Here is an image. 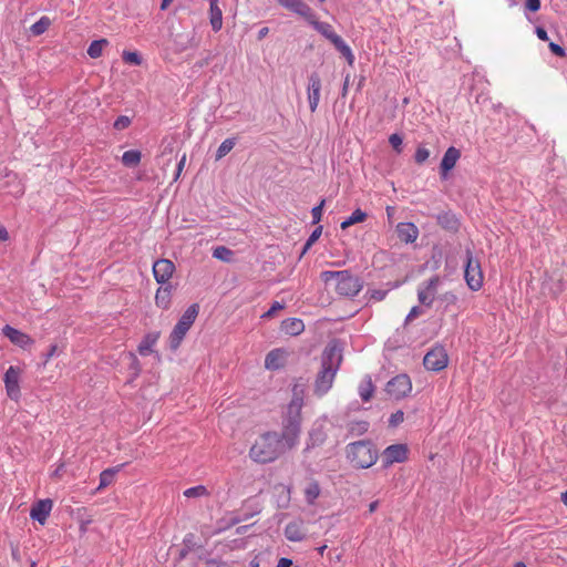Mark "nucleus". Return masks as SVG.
<instances>
[{"label": "nucleus", "mask_w": 567, "mask_h": 567, "mask_svg": "<svg viewBox=\"0 0 567 567\" xmlns=\"http://www.w3.org/2000/svg\"><path fill=\"white\" fill-rule=\"evenodd\" d=\"M173 0H163L161 4L162 10H166Z\"/></svg>", "instance_id": "obj_62"}, {"label": "nucleus", "mask_w": 567, "mask_h": 567, "mask_svg": "<svg viewBox=\"0 0 567 567\" xmlns=\"http://www.w3.org/2000/svg\"><path fill=\"white\" fill-rule=\"evenodd\" d=\"M321 234H322V227L319 226L312 231V234L307 239L308 246H312L320 238Z\"/></svg>", "instance_id": "obj_48"}, {"label": "nucleus", "mask_w": 567, "mask_h": 567, "mask_svg": "<svg viewBox=\"0 0 567 567\" xmlns=\"http://www.w3.org/2000/svg\"><path fill=\"white\" fill-rule=\"evenodd\" d=\"M302 406H303V391L298 390V388L295 386L291 401L289 402L287 410H286V414L284 416V421L301 424Z\"/></svg>", "instance_id": "obj_12"}, {"label": "nucleus", "mask_w": 567, "mask_h": 567, "mask_svg": "<svg viewBox=\"0 0 567 567\" xmlns=\"http://www.w3.org/2000/svg\"><path fill=\"white\" fill-rule=\"evenodd\" d=\"M396 234L402 243L412 244L419 237V229L413 223H400L396 225Z\"/></svg>", "instance_id": "obj_21"}, {"label": "nucleus", "mask_w": 567, "mask_h": 567, "mask_svg": "<svg viewBox=\"0 0 567 567\" xmlns=\"http://www.w3.org/2000/svg\"><path fill=\"white\" fill-rule=\"evenodd\" d=\"M20 375V368L10 365L3 378L7 395L16 402H18L21 396Z\"/></svg>", "instance_id": "obj_9"}, {"label": "nucleus", "mask_w": 567, "mask_h": 567, "mask_svg": "<svg viewBox=\"0 0 567 567\" xmlns=\"http://www.w3.org/2000/svg\"><path fill=\"white\" fill-rule=\"evenodd\" d=\"M439 284L440 277L434 276L419 287L417 299L420 303L426 307H431L433 305L437 293Z\"/></svg>", "instance_id": "obj_13"}, {"label": "nucleus", "mask_w": 567, "mask_h": 567, "mask_svg": "<svg viewBox=\"0 0 567 567\" xmlns=\"http://www.w3.org/2000/svg\"><path fill=\"white\" fill-rule=\"evenodd\" d=\"M324 199H322L320 202L319 205L315 206L311 210V215H312V221L313 224H318L320 220H321V217H322V209H323V206H324Z\"/></svg>", "instance_id": "obj_43"}, {"label": "nucleus", "mask_w": 567, "mask_h": 567, "mask_svg": "<svg viewBox=\"0 0 567 567\" xmlns=\"http://www.w3.org/2000/svg\"><path fill=\"white\" fill-rule=\"evenodd\" d=\"M116 472H117V468L104 470L100 474V484H99L97 491H101V489L107 487L109 485H111L114 481V476H115Z\"/></svg>", "instance_id": "obj_36"}, {"label": "nucleus", "mask_w": 567, "mask_h": 567, "mask_svg": "<svg viewBox=\"0 0 567 567\" xmlns=\"http://www.w3.org/2000/svg\"><path fill=\"white\" fill-rule=\"evenodd\" d=\"M320 91H321V80L317 73H312L309 76V85H308V101L309 107L311 112H316L319 101H320Z\"/></svg>", "instance_id": "obj_17"}, {"label": "nucleus", "mask_w": 567, "mask_h": 567, "mask_svg": "<svg viewBox=\"0 0 567 567\" xmlns=\"http://www.w3.org/2000/svg\"><path fill=\"white\" fill-rule=\"evenodd\" d=\"M464 278L467 287L472 291H478L483 287L484 275L481 262L478 259L474 258L473 252L470 249L466 250Z\"/></svg>", "instance_id": "obj_6"}, {"label": "nucleus", "mask_w": 567, "mask_h": 567, "mask_svg": "<svg viewBox=\"0 0 567 567\" xmlns=\"http://www.w3.org/2000/svg\"><path fill=\"white\" fill-rule=\"evenodd\" d=\"M422 313V310L419 307H413L409 315L406 316V322L412 321L416 317H419Z\"/></svg>", "instance_id": "obj_53"}, {"label": "nucleus", "mask_w": 567, "mask_h": 567, "mask_svg": "<svg viewBox=\"0 0 567 567\" xmlns=\"http://www.w3.org/2000/svg\"><path fill=\"white\" fill-rule=\"evenodd\" d=\"M288 352L285 349L278 348L271 350L265 359V367L268 370H278L286 365Z\"/></svg>", "instance_id": "obj_19"}, {"label": "nucleus", "mask_w": 567, "mask_h": 567, "mask_svg": "<svg viewBox=\"0 0 567 567\" xmlns=\"http://www.w3.org/2000/svg\"><path fill=\"white\" fill-rule=\"evenodd\" d=\"M548 48L549 50L557 56H565L566 55V52L564 50V48H561L559 44L557 43H554V42H549L548 44Z\"/></svg>", "instance_id": "obj_47"}, {"label": "nucleus", "mask_w": 567, "mask_h": 567, "mask_svg": "<svg viewBox=\"0 0 567 567\" xmlns=\"http://www.w3.org/2000/svg\"><path fill=\"white\" fill-rule=\"evenodd\" d=\"M9 239V234L4 226L0 225V241H6Z\"/></svg>", "instance_id": "obj_58"}, {"label": "nucleus", "mask_w": 567, "mask_h": 567, "mask_svg": "<svg viewBox=\"0 0 567 567\" xmlns=\"http://www.w3.org/2000/svg\"><path fill=\"white\" fill-rule=\"evenodd\" d=\"M51 25L49 17H41L35 23L30 27V31L33 35L38 37L43 34Z\"/></svg>", "instance_id": "obj_34"}, {"label": "nucleus", "mask_w": 567, "mask_h": 567, "mask_svg": "<svg viewBox=\"0 0 567 567\" xmlns=\"http://www.w3.org/2000/svg\"><path fill=\"white\" fill-rule=\"evenodd\" d=\"M209 20L212 28L215 32L219 31L223 27V11L219 8L218 0L209 1Z\"/></svg>", "instance_id": "obj_27"}, {"label": "nucleus", "mask_w": 567, "mask_h": 567, "mask_svg": "<svg viewBox=\"0 0 567 567\" xmlns=\"http://www.w3.org/2000/svg\"><path fill=\"white\" fill-rule=\"evenodd\" d=\"M235 140L234 138H226L218 147L216 152V159H221L225 157L235 146Z\"/></svg>", "instance_id": "obj_38"}, {"label": "nucleus", "mask_w": 567, "mask_h": 567, "mask_svg": "<svg viewBox=\"0 0 567 567\" xmlns=\"http://www.w3.org/2000/svg\"><path fill=\"white\" fill-rule=\"evenodd\" d=\"M303 494H305L306 502L309 505H313L316 499L321 494V488H320L319 482L315 478H310L303 488Z\"/></svg>", "instance_id": "obj_29"}, {"label": "nucleus", "mask_w": 567, "mask_h": 567, "mask_svg": "<svg viewBox=\"0 0 567 567\" xmlns=\"http://www.w3.org/2000/svg\"><path fill=\"white\" fill-rule=\"evenodd\" d=\"M333 45L346 58L348 64L352 66L354 63V54L351 48L343 41V39L341 38Z\"/></svg>", "instance_id": "obj_35"}, {"label": "nucleus", "mask_w": 567, "mask_h": 567, "mask_svg": "<svg viewBox=\"0 0 567 567\" xmlns=\"http://www.w3.org/2000/svg\"><path fill=\"white\" fill-rule=\"evenodd\" d=\"M278 3L287 10L302 17H311V8L303 0H277Z\"/></svg>", "instance_id": "obj_22"}, {"label": "nucleus", "mask_w": 567, "mask_h": 567, "mask_svg": "<svg viewBox=\"0 0 567 567\" xmlns=\"http://www.w3.org/2000/svg\"><path fill=\"white\" fill-rule=\"evenodd\" d=\"M172 303V286H162L156 290L155 305L164 310L168 309Z\"/></svg>", "instance_id": "obj_26"}, {"label": "nucleus", "mask_w": 567, "mask_h": 567, "mask_svg": "<svg viewBox=\"0 0 567 567\" xmlns=\"http://www.w3.org/2000/svg\"><path fill=\"white\" fill-rule=\"evenodd\" d=\"M378 507V502H372L370 505H369V512L370 513H373Z\"/></svg>", "instance_id": "obj_63"}, {"label": "nucleus", "mask_w": 567, "mask_h": 567, "mask_svg": "<svg viewBox=\"0 0 567 567\" xmlns=\"http://www.w3.org/2000/svg\"><path fill=\"white\" fill-rule=\"evenodd\" d=\"M269 32V29L267 27L262 28L259 30L258 32V39L261 40L262 38H265Z\"/></svg>", "instance_id": "obj_59"}, {"label": "nucleus", "mask_w": 567, "mask_h": 567, "mask_svg": "<svg viewBox=\"0 0 567 567\" xmlns=\"http://www.w3.org/2000/svg\"><path fill=\"white\" fill-rule=\"evenodd\" d=\"M409 446L406 444H392L384 449L382 453V464L389 467L394 463H403L409 458Z\"/></svg>", "instance_id": "obj_10"}, {"label": "nucleus", "mask_w": 567, "mask_h": 567, "mask_svg": "<svg viewBox=\"0 0 567 567\" xmlns=\"http://www.w3.org/2000/svg\"><path fill=\"white\" fill-rule=\"evenodd\" d=\"M109 45V41L106 39H100L91 42L87 48V54L92 59H97L102 55L105 47Z\"/></svg>", "instance_id": "obj_31"}, {"label": "nucleus", "mask_w": 567, "mask_h": 567, "mask_svg": "<svg viewBox=\"0 0 567 567\" xmlns=\"http://www.w3.org/2000/svg\"><path fill=\"white\" fill-rule=\"evenodd\" d=\"M367 219V213L357 208L346 220H343L340 225L341 229H347L350 226L363 223Z\"/></svg>", "instance_id": "obj_32"}, {"label": "nucleus", "mask_w": 567, "mask_h": 567, "mask_svg": "<svg viewBox=\"0 0 567 567\" xmlns=\"http://www.w3.org/2000/svg\"><path fill=\"white\" fill-rule=\"evenodd\" d=\"M53 503L51 499H41L33 504L30 511V517L41 525L45 524L51 511Z\"/></svg>", "instance_id": "obj_16"}, {"label": "nucleus", "mask_w": 567, "mask_h": 567, "mask_svg": "<svg viewBox=\"0 0 567 567\" xmlns=\"http://www.w3.org/2000/svg\"><path fill=\"white\" fill-rule=\"evenodd\" d=\"M90 523H91V519H87V520H85V522H84V520H82V522H81V524H80V530H81L82 533H85V532H86L87 524H90Z\"/></svg>", "instance_id": "obj_61"}, {"label": "nucleus", "mask_w": 567, "mask_h": 567, "mask_svg": "<svg viewBox=\"0 0 567 567\" xmlns=\"http://www.w3.org/2000/svg\"><path fill=\"white\" fill-rule=\"evenodd\" d=\"M285 453L279 434L266 432L258 436L251 445L249 457L256 463L266 464L276 461Z\"/></svg>", "instance_id": "obj_2"}, {"label": "nucleus", "mask_w": 567, "mask_h": 567, "mask_svg": "<svg viewBox=\"0 0 567 567\" xmlns=\"http://www.w3.org/2000/svg\"><path fill=\"white\" fill-rule=\"evenodd\" d=\"M321 279L324 282L336 280V291L344 297H354L362 289V281L359 277L353 276L348 270L341 271H323Z\"/></svg>", "instance_id": "obj_3"}, {"label": "nucleus", "mask_w": 567, "mask_h": 567, "mask_svg": "<svg viewBox=\"0 0 567 567\" xmlns=\"http://www.w3.org/2000/svg\"><path fill=\"white\" fill-rule=\"evenodd\" d=\"M374 392V385L370 377H365L359 385V394L363 401H369Z\"/></svg>", "instance_id": "obj_30"}, {"label": "nucleus", "mask_w": 567, "mask_h": 567, "mask_svg": "<svg viewBox=\"0 0 567 567\" xmlns=\"http://www.w3.org/2000/svg\"><path fill=\"white\" fill-rule=\"evenodd\" d=\"M142 153L136 150L126 151L122 155V163L127 167H135L140 164Z\"/></svg>", "instance_id": "obj_33"}, {"label": "nucleus", "mask_w": 567, "mask_h": 567, "mask_svg": "<svg viewBox=\"0 0 567 567\" xmlns=\"http://www.w3.org/2000/svg\"><path fill=\"white\" fill-rule=\"evenodd\" d=\"M174 271L175 265L169 259H158L153 265L154 278L161 285L166 284L172 278Z\"/></svg>", "instance_id": "obj_15"}, {"label": "nucleus", "mask_w": 567, "mask_h": 567, "mask_svg": "<svg viewBox=\"0 0 567 567\" xmlns=\"http://www.w3.org/2000/svg\"><path fill=\"white\" fill-rule=\"evenodd\" d=\"M2 333L10 340L11 343L21 349H30L34 343V340L29 334L9 324H6L2 328Z\"/></svg>", "instance_id": "obj_14"}, {"label": "nucleus", "mask_w": 567, "mask_h": 567, "mask_svg": "<svg viewBox=\"0 0 567 567\" xmlns=\"http://www.w3.org/2000/svg\"><path fill=\"white\" fill-rule=\"evenodd\" d=\"M130 357L132 359L131 368L134 370L135 375H138L141 373V363L134 353L131 352Z\"/></svg>", "instance_id": "obj_50"}, {"label": "nucleus", "mask_w": 567, "mask_h": 567, "mask_svg": "<svg viewBox=\"0 0 567 567\" xmlns=\"http://www.w3.org/2000/svg\"><path fill=\"white\" fill-rule=\"evenodd\" d=\"M56 354H58V346L56 344L50 346L49 351L45 354H43V363L48 364L50 362V360Z\"/></svg>", "instance_id": "obj_46"}, {"label": "nucleus", "mask_w": 567, "mask_h": 567, "mask_svg": "<svg viewBox=\"0 0 567 567\" xmlns=\"http://www.w3.org/2000/svg\"><path fill=\"white\" fill-rule=\"evenodd\" d=\"M305 330V323L298 318H288L281 322V331L288 336H299Z\"/></svg>", "instance_id": "obj_25"}, {"label": "nucleus", "mask_w": 567, "mask_h": 567, "mask_svg": "<svg viewBox=\"0 0 567 567\" xmlns=\"http://www.w3.org/2000/svg\"><path fill=\"white\" fill-rule=\"evenodd\" d=\"M348 457L353 466L369 468L377 462L378 455L369 442L360 441L348 446Z\"/></svg>", "instance_id": "obj_5"}, {"label": "nucleus", "mask_w": 567, "mask_h": 567, "mask_svg": "<svg viewBox=\"0 0 567 567\" xmlns=\"http://www.w3.org/2000/svg\"><path fill=\"white\" fill-rule=\"evenodd\" d=\"M285 536L290 542H301L306 537V532L302 523L291 522L285 528Z\"/></svg>", "instance_id": "obj_28"}, {"label": "nucleus", "mask_w": 567, "mask_h": 567, "mask_svg": "<svg viewBox=\"0 0 567 567\" xmlns=\"http://www.w3.org/2000/svg\"><path fill=\"white\" fill-rule=\"evenodd\" d=\"M341 363V349L336 342L329 343L322 353L321 365L315 380L313 391L316 395L322 396L332 388Z\"/></svg>", "instance_id": "obj_1"}, {"label": "nucleus", "mask_w": 567, "mask_h": 567, "mask_svg": "<svg viewBox=\"0 0 567 567\" xmlns=\"http://www.w3.org/2000/svg\"><path fill=\"white\" fill-rule=\"evenodd\" d=\"M183 494L185 497L192 498V497H204V496H207L209 493L204 485H197V486L189 487V488L185 489Z\"/></svg>", "instance_id": "obj_39"}, {"label": "nucleus", "mask_w": 567, "mask_h": 567, "mask_svg": "<svg viewBox=\"0 0 567 567\" xmlns=\"http://www.w3.org/2000/svg\"><path fill=\"white\" fill-rule=\"evenodd\" d=\"M394 212H395L394 207H392V206L386 207V215H388L389 220H391L393 218Z\"/></svg>", "instance_id": "obj_60"}, {"label": "nucleus", "mask_w": 567, "mask_h": 567, "mask_svg": "<svg viewBox=\"0 0 567 567\" xmlns=\"http://www.w3.org/2000/svg\"><path fill=\"white\" fill-rule=\"evenodd\" d=\"M281 309H284V305H281V303H280V302H278V301H275V302L272 303V306L270 307V309H269L266 313H264V316H262V317H264V318H265V317L270 318V317H272V316H274L278 310H281Z\"/></svg>", "instance_id": "obj_49"}, {"label": "nucleus", "mask_w": 567, "mask_h": 567, "mask_svg": "<svg viewBox=\"0 0 567 567\" xmlns=\"http://www.w3.org/2000/svg\"><path fill=\"white\" fill-rule=\"evenodd\" d=\"M319 33H321L324 38L331 41L332 44L337 43L341 39L339 34H337L331 24L328 22L318 21L316 14L311 10V17L305 18Z\"/></svg>", "instance_id": "obj_18"}, {"label": "nucleus", "mask_w": 567, "mask_h": 567, "mask_svg": "<svg viewBox=\"0 0 567 567\" xmlns=\"http://www.w3.org/2000/svg\"><path fill=\"white\" fill-rule=\"evenodd\" d=\"M130 124H131V120H130V117L122 115V116H118V117L115 120V122H114V128H116V130L121 131V130H124V128L128 127V126H130Z\"/></svg>", "instance_id": "obj_45"}, {"label": "nucleus", "mask_w": 567, "mask_h": 567, "mask_svg": "<svg viewBox=\"0 0 567 567\" xmlns=\"http://www.w3.org/2000/svg\"><path fill=\"white\" fill-rule=\"evenodd\" d=\"M430 157V151L424 146H419L414 154V159L417 164H423Z\"/></svg>", "instance_id": "obj_41"}, {"label": "nucleus", "mask_w": 567, "mask_h": 567, "mask_svg": "<svg viewBox=\"0 0 567 567\" xmlns=\"http://www.w3.org/2000/svg\"><path fill=\"white\" fill-rule=\"evenodd\" d=\"M536 35L542 41H547L548 40L547 31L544 28H542V27H537L536 28Z\"/></svg>", "instance_id": "obj_54"}, {"label": "nucleus", "mask_w": 567, "mask_h": 567, "mask_svg": "<svg viewBox=\"0 0 567 567\" xmlns=\"http://www.w3.org/2000/svg\"><path fill=\"white\" fill-rule=\"evenodd\" d=\"M350 78H351L350 74H347L346 78H344L343 87H342V96H346L347 93H348V87H349V84H350Z\"/></svg>", "instance_id": "obj_57"}, {"label": "nucleus", "mask_w": 567, "mask_h": 567, "mask_svg": "<svg viewBox=\"0 0 567 567\" xmlns=\"http://www.w3.org/2000/svg\"><path fill=\"white\" fill-rule=\"evenodd\" d=\"M159 337H161L159 331H153V332L146 333L137 347L138 353L142 357L152 354L154 352V347L156 346Z\"/></svg>", "instance_id": "obj_23"}, {"label": "nucleus", "mask_w": 567, "mask_h": 567, "mask_svg": "<svg viewBox=\"0 0 567 567\" xmlns=\"http://www.w3.org/2000/svg\"><path fill=\"white\" fill-rule=\"evenodd\" d=\"M526 8L532 12L538 11L540 9V0H526Z\"/></svg>", "instance_id": "obj_51"}, {"label": "nucleus", "mask_w": 567, "mask_h": 567, "mask_svg": "<svg viewBox=\"0 0 567 567\" xmlns=\"http://www.w3.org/2000/svg\"><path fill=\"white\" fill-rule=\"evenodd\" d=\"M385 391L390 396L400 400L411 393L412 381L408 374H399L386 383Z\"/></svg>", "instance_id": "obj_8"}, {"label": "nucleus", "mask_w": 567, "mask_h": 567, "mask_svg": "<svg viewBox=\"0 0 567 567\" xmlns=\"http://www.w3.org/2000/svg\"><path fill=\"white\" fill-rule=\"evenodd\" d=\"M327 439L326 431L322 424H315V426L309 432V437L307 441L306 451L313 449L316 446H320Z\"/></svg>", "instance_id": "obj_24"}, {"label": "nucleus", "mask_w": 567, "mask_h": 567, "mask_svg": "<svg viewBox=\"0 0 567 567\" xmlns=\"http://www.w3.org/2000/svg\"><path fill=\"white\" fill-rule=\"evenodd\" d=\"M185 164H186V154H184L182 156V158L179 159L178 164H177V169H176V175L174 177V181H177L185 167Z\"/></svg>", "instance_id": "obj_52"}, {"label": "nucleus", "mask_w": 567, "mask_h": 567, "mask_svg": "<svg viewBox=\"0 0 567 567\" xmlns=\"http://www.w3.org/2000/svg\"><path fill=\"white\" fill-rule=\"evenodd\" d=\"M403 421H404V412L401 410H398L390 416L389 425L395 427V426L400 425Z\"/></svg>", "instance_id": "obj_42"}, {"label": "nucleus", "mask_w": 567, "mask_h": 567, "mask_svg": "<svg viewBox=\"0 0 567 567\" xmlns=\"http://www.w3.org/2000/svg\"><path fill=\"white\" fill-rule=\"evenodd\" d=\"M389 143L398 153L402 152V137L399 134H391L389 137Z\"/></svg>", "instance_id": "obj_44"}, {"label": "nucleus", "mask_w": 567, "mask_h": 567, "mask_svg": "<svg viewBox=\"0 0 567 567\" xmlns=\"http://www.w3.org/2000/svg\"><path fill=\"white\" fill-rule=\"evenodd\" d=\"M301 424L282 421V432L279 434L284 450L290 451L299 443Z\"/></svg>", "instance_id": "obj_11"}, {"label": "nucleus", "mask_w": 567, "mask_h": 567, "mask_svg": "<svg viewBox=\"0 0 567 567\" xmlns=\"http://www.w3.org/2000/svg\"><path fill=\"white\" fill-rule=\"evenodd\" d=\"M450 357L443 346L436 344L426 352L423 358V365L427 371L440 372L447 368Z\"/></svg>", "instance_id": "obj_7"}, {"label": "nucleus", "mask_w": 567, "mask_h": 567, "mask_svg": "<svg viewBox=\"0 0 567 567\" xmlns=\"http://www.w3.org/2000/svg\"><path fill=\"white\" fill-rule=\"evenodd\" d=\"M233 256H234V252L225 246H218L213 250L214 258L226 261V262L231 261Z\"/></svg>", "instance_id": "obj_37"}, {"label": "nucleus", "mask_w": 567, "mask_h": 567, "mask_svg": "<svg viewBox=\"0 0 567 567\" xmlns=\"http://www.w3.org/2000/svg\"><path fill=\"white\" fill-rule=\"evenodd\" d=\"M460 157L461 152L456 147L451 146L446 150L440 165L442 177L445 178L447 176L449 172L455 167Z\"/></svg>", "instance_id": "obj_20"}, {"label": "nucleus", "mask_w": 567, "mask_h": 567, "mask_svg": "<svg viewBox=\"0 0 567 567\" xmlns=\"http://www.w3.org/2000/svg\"><path fill=\"white\" fill-rule=\"evenodd\" d=\"M122 58L125 63L133 65L142 64V58L137 52L124 51Z\"/></svg>", "instance_id": "obj_40"}, {"label": "nucleus", "mask_w": 567, "mask_h": 567, "mask_svg": "<svg viewBox=\"0 0 567 567\" xmlns=\"http://www.w3.org/2000/svg\"><path fill=\"white\" fill-rule=\"evenodd\" d=\"M386 292L383 290H374L371 293V298L381 301L385 297Z\"/></svg>", "instance_id": "obj_55"}, {"label": "nucleus", "mask_w": 567, "mask_h": 567, "mask_svg": "<svg viewBox=\"0 0 567 567\" xmlns=\"http://www.w3.org/2000/svg\"><path fill=\"white\" fill-rule=\"evenodd\" d=\"M292 566V560L289 559V558H280L278 560V564H277V567H291Z\"/></svg>", "instance_id": "obj_56"}, {"label": "nucleus", "mask_w": 567, "mask_h": 567, "mask_svg": "<svg viewBox=\"0 0 567 567\" xmlns=\"http://www.w3.org/2000/svg\"><path fill=\"white\" fill-rule=\"evenodd\" d=\"M561 502L567 506V491L561 494Z\"/></svg>", "instance_id": "obj_64"}, {"label": "nucleus", "mask_w": 567, "mask_h": 567, "mask_svg": "<svg viewBox=\"0 0 567 567\" xmlns=\"http://www.w3.org/2000/svg\"><path fill=\"white\" fill-rule=\"evenodd\" d=\"M199 312L198 303L190 305L182 315L175 327L173 328L169 337L168 344L171 350L176 351L182 344L185 336L194 324Z\"/></svg>", "instance_id": "obj_4"}]
</instances>
